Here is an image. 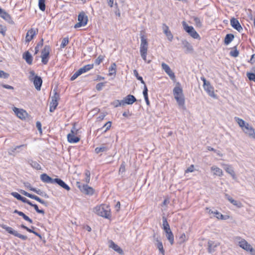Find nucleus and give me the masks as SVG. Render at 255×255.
I'll list each match as a JSON object with an SVG mask.
<instances>
[{"label": "nucleus", "mask_w": 255, "mask_h": 255, "mask_svg": "<svg viewBox=\"0 0 255 255\" xmlns=\"http://www.w3.org/2000/svg\"><path fill=\"white\" fill-rule=\"evenodd\" d=\"M14 114L20 119L22 120L28 121L31 117L28 114V113H14Z\"/></svg>", "instance_id": "nucleus-25"}, {"label": "nucleus", "mask_w": 255, "mask_h": 255, "mask_svg": "<svg viewBox=\"0 0 255 255\" xmlns=\"http://www.w3.org/2000/svg\"><path fill=\"white\" fill-rule=\"evenodd\" d=\"M211 170L214 171V174L219 176L223 175V171L221 169L217 166H212Z\"/></svg>", "instance_id": "nucleus-37"}, {"label": "nucleus", "mask_w": 255, "mask_h": 255, "mask_svg": "<svg viewBox=\"0 0 255 255\" xmlns=\"http://www.w3.org/2000/svg\"><path fill=\"white\" fill-rule=\"evenodd\" d=\"M164 33L167 36L168 40L171 41L173 39V36L172 34L171 33V31L170 30H169L168 31H165V32Z\"/></svg>", "instance_id": "nucleus-55"}, {"label": "nucleus", "mask_w": 255, "mask_h": 255, "mask_svg": "<svg viewBox=\"0 0 255 255\" xmlns=\"http://www.w3.org/2000/svg\"><path fill=\"white\" fill-rule=\"evenodd\" d=\"M94 65L93 64H88L84 67L80 68L78 71H77L71 77V81H74L75 80L78 76L81 75L82 74L85 73L90 70L93 68Z\"/></svg>", "instance_id": "nucleus-8"}, {"label": "nucleus", "mask_w": 255, "mask_h": 255, "mask_svg": "<svg viewBox=\"0 0 255 255\" xmlns=\"http://www.w3.org/2000/svg\"><path fill=\"white\" fill-rule=\"evenodd\" d=\"M76 125H77L76 123H73L72 128L70 131V133H69V134H75V135L78 134V133L79 132V128H76Z\"/></svg>", "instance_id": "nucleus-43"}, {"label": "nucleus", "mask_w": 255, "mask_h": 255, "mask_svg": "<svg viewBox=\"0 0 255 255\" xmlns=\"http://www.w3.org/2000/svg\"><path fill=\"white\" fill-rule=\"evenodd\" d=\"M116 68H117V65L115 63H113L111 64V65L109 69V75L110 76L113 75L114 74H116Z\"/></svg>", "instance_id": "nucleus-39"}, {"label": "nucleus", "mask_w": 255, "mask_h": 255, "mask_svg": "<svg viewBox=\"0 0 255 255\" xmlns=\"http://www.w3.org/2000/svg\"><path fill=\"white\" fill-rule=\"evenodd\" d=\"M43 39L42 38L41 40L37 44V45L35 47V54L38 53L39 51V47H41L43 46Z\"/></svg>", "instance_id": "nucleus-47"}, {"label": "nucleus", "mask_w": 255, "mask_h": 255, "mask_svg": "<svg viewBox=\"0 0 255 255\" xmlns=\"http://www.w3.org/2000/svg\"><path fill=\"white\" fill-rule=\"evenodd\" d=\"M161 67L163 70L166 73V74L169 76L170 79L172 80L175 79V76L174 73L172 71L169 66L165 63L161 64Z\"/></svg>", "instance_id": "nucleus-14"}, {"label": "nucleus", "mask_w": 255, "mask_h": 255, "mask_svg": "<svg viewBox=\"0 0 255 255\" xmlns=\"http://www.w3.org/2000/svg\"><path fill=\"white\" fill-rule=\"evenodd\" d=\"M220 245L218 242H215L212 241H209L208 242V251L210 253L215 251L216 248Z\"/></svg>", "instance_id": "nucleus-17"}, {"label": "nucleus", "mask_w": 255, "mask_h": 255, "mask_svg": "<svg viewBox=\"0 0 255 255\" xmlns=\"http://www.w3.org/2000/svg\"><path fill=\"white\" fill-rule=\"evenodd\" d=\"M37 29H34L33 28H31L28 30L26 35L25 41L28 43L37 34Z\"/></svg>", "instance_id": "nucleus-15"}, {"label": "nucleus", "mask_w": 255, "mask_h": 255, "mask_svg": "<svg viewBox=\"0 0 255 255\" xmlns=\"http://www.w3.org/2000/svg\"><path fill=\"white\" fill-rule=\"evenodd\" d=\"M231 26L239 32H241L243 30V28L240 24L239 20L234 17L231 18L230 20Z\"/></svg>", "instance_id": "nucleus-16"}, {"label": "nucleus", "mask_w": 255, "mask_h": 255, "mask_svg": "<svg viewBox=\"0 0 255 255\" xmlns=\"http://www.w3.org/2000/svg\"><path fill=\"white\" fill-rule=\"evenodd\" d=\"M225 170L228 173H229V174H230L231 175V176L232 177V178L234 179H237V177H236L235 172L233 169V168L231 165H226V166L225 167Z\"/></svg>", "instance_id": "nucleus-29"}, {"label": "nucleus", "mask_w": 255, "mask_h": 255, "mask_svg": "<svg viewBox=\"0 0 255 255\" xmlns=\"http://www.w3.org/2000/svg\"><path fill=\"white\" fill-rule=\"evenodd\" d=\"M201 80L204 82L203 87L208 95L212 97H215L214 92V88L211 85L210 82L207 81L204 77H202Z\"/></svg>", "instance_id": "nucleus-9"}, {"label": "nucleus", "mask_w": 255, "mask_h": 255, "mask_svg": "<svg viewBox=\"0 0 255 255\" xmlns=\"http://www.w3.org/2000/svg\"><path fill=\"white\" fill-rule=\"evenodd\" d=\"M231 203L233 204L234 205L238 207H241L242 204L241 202H238L234 199L232 200Z\"/></svg>", "instance_id": "nucleus-61"}, {"label": "nucleus", "mask_w": 255, "mask_h": 255, "mask_svg": "<svg viewBox=\"0 0 255 255\" xmlns=\"http://www.w3.org/2000/svg\"><path fill=\"white\" fill-rule=\"evenodd\" d=\"M252 72H248L247 76L250 81L255 82V67L252 69Z\"/></svg>", "instance_id": "nucleus-36"}, {"label": "nucleus", "mask_w": 255, "mask_h": 255, "mask_svg": "<svg viewBox=\"0 0 255 255\" xmlns=\"http://www.w3.org/2000/svg\"><path fill=\"white\" fill-rule=\"evenodd\" d=\"M126 171V166H125V162L123 161L121 164L120 169H119V173H123L125 172Z\"/></svg>", "instance_id": "nucleus-57"}, {"label": "nucleus", "mask_w": 255, "mask_h": 255, "mask_svg": "<svg viewBox=\"0 0 255 255\" xmlns=\"http://www.w3.org/2000/svg\"><path fill=\"white\" fill-rule=\"evenodd\" d=\"M29 205L31 206V207H33L34 208V209L35 210V211H36L37 213H39V214H41L42 215H44L45 214L44 211L43 210H42V209H39L38 208V206L36 204H33V203H32L31 202L30 203Z\"/></svg>", "instance_id": "nucleus-44"}, {"label": "nucleus", "mask_w": 255, "mask_h": 255, "mask_svg": "<svg viewBox=\"0 0 255 255\" xmlns=\"http://www.w3.org/2000/svg\"><path fill=\"white\" fill-rule=\"evenodd\" d=\"M194 21L196 24V25L198 26L201 27L202 26V22L200 21V19L198 17H194Z\"/></svg>", "instance_id": "nucleus-58"}, {"label": "nucleus", "mask_w": 255, "mask_h": 255, "mask_svg": "<svg viewBox=\"0 0 255 255\" xmlns=\"http://www.w3.org/2000/svg\"><path fill=\"white\" fill-rule=\"evenodd\" d=\"M29 80L32 81L35 89L37 91H40L42 84V79L41 77L35 75L34 71H31L29 72Z\"/></svg>", "instance_id": "nucleus-3"}, {"label": "nucleus", "mask_w": 255, "mask_h": 255, "mask_svg": "<svg viewBox=\"0 0 255 255\" xmlns=\"http://www.w3.org/2000/svg\"><path fill=\"white\" fill-rule=\"evenodd\" d=\"M24 185L25 187H26L27 188L29 189L31 191H33V190L32 189H36V188H33L31 186V184L29 183V182H24Z\"/></svg>", "instance_id": "nucleus-64"}, {"label": "nucleus", "mask_w": 255, "mask_h": 255, "mask_svg": "<svg viewBox=\"0 0 255 255\" xmlns=\"http://www.w3.org/2000/svg\"><path fill=\"white\" fill-rule=\"evenodd\" d=\"M20 228L31 233H34V229H36L34 226H31V228H29L23 224L20 225Z\"/></svg>", "instance_id": "nucleus-45"}, {"label": "nucleus", "mask_w": 255, "mask_h": 255, "mask_svg": "<svg viewBox=\"0 0 255 255\" xmlns=\"http://www.w3.org/2000/svg\"><path fill=\"white\" fill-rule=\"evenodd\" d=\"M109 150V148L107 146H103L101 147H97L95 149V151L97 154L100 152H103L107 151Z\"/></svg>", "instance_id": "nucleus-40"}, {"label": "nucleus", "mask_w": 255, "mask_h": 255, "mask_svg": "<svg viewBox=\"0 0 255 255\" xmlns=\"http://www.w3.org/2000/svg\"><path fill=\"white\" fill-rule=\"evenodd\" d=\"M59 95L55 93L54 97H52V102L50 104V112L54 111L58 105L57 99Z\"/></svg>", "instance_id": "nucleus-18"}, {"label": "nucleus", "mask_w": 255, "mask_h": 255, "mask_svg": "<svg viewBox=\"0 0 255 255\" xmlns=\"http://www.w3.org/2000/svg\"><path fill=\"white\" fill-rule=\"evenodd\" d=\"M9 76V74L5 72L2 70H0V78L3 79H7Z\"/></svg>", "instance_id": "nucleus-51"}, {"label": "nucleus", "mask_w": 255, "mask_h": 255, "mask_svg": "<svg viewBox=\"0 0 255 255\" xmlns=\"http://www.w3.org/2000/svg\"><path fill=\"white\" fill-rule=\"evenodd\" d=\"M69 43L68 37H65L62 39L61 44L60 45L61 48H64Z\"/></svg>", "instance_id": "nucleus-49"}, {"label": "nucleus", "mask_w": 255, "mask_h": 255, "mask_svg": "<svg viewBox=\"0 0 255 255\" xmlns=\"http://www.w3.org/2000/svg\"><path fill=\"white\" fill-rule=\"evenodd\" d=\"M77 135L72 134H68L67 135V140L70 143H77L80 140V138L77 136Z\"/></svg>", "instance_id": "nucleus-26"}, {"label": "nucleus", "mask_w": 255, "mask_h": 255, "mask_svg": "<svg viewBox=\"0 0 255 255\" xmlns=\"http://www.w3.org/2000/svg\"><path fill=\"white\" fill-rule=\"evenodd\" d=\"M11 195L18 200H20V199L21 197V196L19 194H18V193H17L16 192H11Z\"/></svg>", "instance_id": "nucleus-62"}, {"label": "nucleus", "mask_w": 255, "mask_h": 255, "mask_svg": "<svg viewBox=\"0 0 255 255\" xmlns=\"http://www.w3.org/2000/svg\"><path fill=\"white\" fill-rule=\"evenodd\" d=\"M40 179L44 183L54 184V179L51 178L46 173L40 175Z\"/></svg>", "instance_id": "nucleus-21"}, {"label": "nucleus", "mask_w": 255, "mask_h": 255, "mask_svg": "<svg viewBox=\"0 0 255 255\" xmlns=\"http://www.w3.org/2000/svg\"><path fill=\"white\" fill-rule=\"evenodd\" d=\"M206 210L208 211L209 214H213L214 216L216 217L218 219H225L224 216L221 213L219 212L217 210L213 211L209 208H206Z\"/></svg>", "instance_id": "nucleus-24"}, {"label": "nucleus", "mask_w": 255, "mask_h": 255, "mask_svg": "<svg viewBox=\"0 0 255 255\" xmlns=\"http://www.w3.org/2000/svg\"><path fill=\"white\" fill-rule=\"evenodd\" d=\"M25 221L28 222L29 223H33V221L28 217L27 215H26L24 213L23 214V216H21Z\"/></svg>", "instance_id": "nucleus-63"}, {"label": "nucleus", "mask_w": 255, "mask_h": 255, "mask_svg": "<svg viewBox=\"0 0 255 255\" xmlns=\"http://www.w3.org/2000/svg\"><path fill=\"white\" fill-rule=\"evenodd\" d=\"M50 47L49 45H45L41 51V61L43 64H46L48 63Z\"/></svg>", "instance_id": "nucleus-10"}, {"label": "nucleus", "mask_w": 255, "mask_h": 255, "mask_svg": "<svg viewBox=\"0 0 255 255\" xmlns=\"http://www.w3.org/2000/svg\"><path fill=\"white\" fill-rule=\"evenodd\" d=\"M109 243L110 248L113 249L115 251L117 252L120 255H123L124 254L123 250L117 244H116L112 240H110L109 241Z\"/></svg>", "instance_id": "nucleus-22"}, {"label": "nucleus", "mask_w": 255, "mask_h": 255, "mask_svg": "<svg viewBox=\"0 0 255 255\" xmlns=\"http://www.w3.org/2000/svg\"><path fill=\"white\" fill-rule=\"evenodd\" d=\"M234 35L233 34H227L224 39V43L226 45L230 44L234 39Z\"/></svg>", "instance_id": "nucleus-34"}, {"label": "nucleus", "mask_w": 255, "mask_h": 255, "mask_svg": "<svg viewBox=\"0 0 255 255\" xmlns=\"http://www.w3.org/2000/svg\"><path fill=\"white\" fill-rule=\"evenodd\" d=\"M104 56L102 55H99L98 57L95 60V64L96 65H99L104 60Z\"/></svg>", "instance_id": "nucleus-54"}, {"label": "nucleus", "mask_w": 255, "mask_h": 255, "mask_svg": "<svg viewBox=\"0 0 255 255\" xmlns=\"http://www.w3.org/2000/svg\"><path fill=\"white\" fill-rule=\"evenodd\" d=\"M144 85V88L143 91V95L144 96V98L147 97H148V89L147 88V86H146L145 83L143 84Z\"/></svg>", "instance_id": "nucleus-60"}, {"label": "nucleus", "mask_w": 255, "mask_h": 255, "mask_svg": "<svg viewBox=\"0 0 255 255\" xmlns=\"http://www.w3.org/2000/svg\"><path fill=\"white\" fill-rule=\"evenodd\" d=\"M6 28L5 26L0 24V33L4 36L5 35Z\"/></svg>", "instance_id": "nucleus-59"}, {"label": "nucleus", "mask_w": 255, "mask_h": 255, "mask_svg": "<svg viewBox=\"0 0 255 255\" xmlns=\"http://www.w3.org/2000/svg\"><path fill=\"white\" fill-rule=\"evenodd\" d=\"M54 183L58 184L61 187L67 191H69L70 190V187L64 181L60 178H54Z\"/></svg>", "instance_id": "nucleus-20"}, {"label": "nucleus", "mask_w": 255, "mask_h": 255, "mask_svg": "<svg viewBox=\"0 0 255 255\" xmlns=\"http://www.w3.org/2000/svg\"><path fill=\"white\" fill-rule=\"evenodd\" d=\"M45 0H38V6L39 9L42 11H44L45 9Z\"/></svg>", "instance_id": "nucleus-46"}, {"label": "nucleus", "mask_w": 255, "mask_h": 255, "mask_svg": "<svg viewBox=\"0 0 255 255\" xmlns=\"http://www.w3.org/2000/svg\"><path fill=\"white\" fill-rule=\"evenodd\" d=\"M235 121L238 123L239 126L242 128V129L246 126L248 123H246L243 119L238 117L235 118Z\"/></svg>", "instance_id": "nucleus-38"}, {"label": "nucleus", "mask_w": 255, "mask_h": 255, "mask_svg": "<svg viewBox=\"0 0 255 255\" xmlns=\"http://www.w3.org/2000/svg\"><path fill=\"white\" fill-rule=\"evenodd\" d=\"M76 186L84 194L91 196L94 193L95 190L87 184H82L80 182L77 181L76 182Z\"/></svg>", "instance_id": "nucleus-4"}, {"label": "nucleus", "mask_w": 255, "mask_h": 255, "mask_svg": "<svg viewBox=\"0 0 255 255\" xmlns=\"http://www.w3.org/2000/svg\"><path fill=\"white\" fill-rule=\"evenodd\" d=\"M181 42L183 46V48L186 49L185 51L186 53H192L193 52L194 49L193 46L188 41L186 40H182Z\"/></svg>", "instance_id": "nucleus-19"}, {"label": "nucleus", "mask_w": 255, "mask_h": 255, "mask_svg": "<svg viewBox=\"0 0 255 255\" xmlns=\"http://www.w3.org/2000/svg\"><path fill=\"white\" fill-rule=\"evenodd\" d=\"M136 101L135 97L132 95H128L122 100H115L111 104L114 107L124 106L126 105H131Z\"/></svg>", "instance_id": "nucleus-1"}, {"label": "nucleus", "mask_w": 255, "mask_h": 255, "mask_svg": "<svg viewBox=\"0 0 255 255\" xmlns=\"http://www.w3.org/2000/svg\"><path fill=\"white\" fill-rule=\"evenodd\" d=\"M88 16L83 11L81 12L78 16V21H81L83 23L86 25L88 22Z\"/></svg>", "instance_id": "nucleus-28"}, {"label": "nucleus", "mask_w": 255, "mask_h": 255, "mask_svg": "<svg viewBox=\"0 0 255 255\" xmlns=\"http://www.w3.org/2000/svg\"><path fill=\"white\" fill-rule=\"evenodd\" d=\"M173 92L174 98L176 100L178 104L180 106L183 105L185 100L182 88L180 87L176 86L173 89Z\"/></svg>", "instance_id": "nucleus-5"}, {"label": "nucleus", "mask_w": 255, "mask_h": 255, "mask_svg": "<svg viewBox=\"0 0 255 255\" xmlns=\"http://www.w3.org/2000/svg\"><path fill=\"white\" fill-rule=\"evenodd\" d=\"M234 48L235 49L234 50H231L230 51V55L232 57H237L238 56L239 52V51L237 49L236 46H235Z\"/></svg>", "instance_id": "nucleus-48"}, {"label": "nucleus", "mask_w": 255, "mask_h": 255, "mask_svg": "<svg viewBox=\"0 0 255 255\" xmlns=\"http://www.w3.org/2000/svg\"><path fill=\"white\" fill-rule=\"evenodd\" d=\"M0 16L10 23H13L10 15L3 9L0 13Z\"/></svg>", "instance_id": "nucleus-27"}, {"label": "nucleus", "mask_w": 255, "mask_h": 255, "mask_svg": "<svg viewBox=\"0 0 255 255\" xmlns=\"http://www.w3.org/2000/svg\"><path fill=\"white\" fill-rule=\"evenodd\" d=\"M133 74H134V75L137 78V79L139 80L142 84H145V82L143 81L142 77L139 76L138 72H137V71L136 70H133Z\"/></svg>", "instance_id": "nucleus-50"}, {"label": "nucleus", "mask_w": 255, "mask_h": 255, "mask_svg": "<svg viewBox=\"0 0 255 255\" xmlns=\"http://www.w3.org/2000/svg\"><path fill=\"white\" fill-rule=\"evenodd\" d=\"M27 162L33 168H35L37 170L41 169V166L37 162H36L35 161H33L32 159H28L27 160Z\"/></svg>", "instance_id": "nucleus-32"}, {"label": "nucleus", "mask_w": 255, "mask_h": 255, "mask_svg": "<svg viewBox=\"0 0 255 255\" xmlns=\"http://www.w3.org/2000/svg\"><path fill=\"white\" fill-rule=\"evenodd\" d=\"M85 175L86 176L85 178L84 179V181L86 183V184H88L89 183L90 181V175L91 173L89 170H86L85 171Z\"/></svg>", "instance_id": "nucleus-41"}, {"label": "nucleus", "mask_w": 255, "mask_h": 255, "mask_svg": "<svg viewBox=\"0 0 255 255\" xmlns=\"http://www.w3.org/2000/svg\"><path fill=\"white\" fill-rule=\"evenodd\" d=\"M95 213L99 216L106 219H109L111 217L110 211L108 206L101 205L95 208Z\"/></svg>", "instance_id": "nucleus-2"}, {"label": "nucleus", "mask_w": 255, "mask_h": 255, "mask_svg": "<svg viewBox=\"0 0 255 255\" xmlns=\"http://www.w3.org/2000/svg\"><path fill=\"white\" fill-rule=\"evenodd\" d=\"M179 244H181L183 243H184L185 241L187 240V238L184 233H183L181 235V236L179 237Z\"/></svg>", "instance_id": "nucleus-56"}, {"label": "nucleus", "mask_w": 255, "mask_h": 255, "mask_svg": "<svg viewBox=\"0 0 255 255\" xmlns=\"http://www.w3.org/2000/svg\"><path fill=\"white\" fill-rule=\"evenodd\" d=\"M141 43L140 45V53L147 52L148 48V42L145 36L140 34Z\"/></svg>", "instance_id": "nucleus-12"}, {"label": "nucleus", "mask_w": 255, "mask_h": 255, "mask_svg": "<svg viewBox=\"0 0 255 255\" xmlns=\"http://www.w3.org/2000/svg\"><path fill=\"white\" fill-rule=\"evenodd\" d=\"M165 232L166 233V238L170 244L173 245L174 244V236L171 230H169V231H166Z\"/></svg>", "instance_id": "nucleus-31"}, {"label": "nucleus", "mask_w": 255, "mask_h": 255, "mask_svg": "<svg viewBox=\"0 0 255 255\" xmlns=\"http://www.w3.org/2000/svg\"><path fill=\"white\" fill-rule=\"evenodd\" d=\"M23 58L25 59L27 64H32L33 58L28 51L25 52L23 55Z\"/></svg>", "instance_id": "nucleus-30"}, {"label": "nucleus", "mask_w": 255, "mask_h": 255, "mask_svg": "<svg viewBox=\"0 0 255 255\" xmlns=\"http://www.w3.org/2000/svg\"><path fill=\"white\" fill-rule=\"evenodd\" d=\"M23 147H26V144H21L10 147L8 149V154L14 156L17 153L20 152V149Z\"/></svg>", "instance_id": "nucleus-13"}, {"label": "nucleus", "mask_w": 255, "mask_h": 255, "mask_svg": "<svg viewBox=\"0 0 255 255\" xmlns=\"http://www.w3.org/2000/svg\"><path fill=\"white\" fill-rule=\"evenodd\" d=\"M32 190H33V192H34L36 194H37L41 196H43L46 198H49V196L47 195V194L43 191H42L40 189H32Z\"/></svg>", "instance_id": "nucleus-42"}, {"label": "nucleus", "mask_w": 255, "mask_h": 255, "mask_svg": "<svg viewBox=\"0 0 255 255\" xmlns=\"http://www.w3.org/2000/svg\"><path fill=\"white\" fill-rule=\"evenodd\" d=\"M242 130L245 133L247 134L250 138L255 139V129L249 123L246 124V126Z\"/></svg>", "instance_id": "nucleus-11"}, {"label": "nucleus", "mask_w": 255, "mask_h": 255, "mask_svg": "<svg viewBox=\"0 0 255 255\" xmlns=\"http://www.w3.org/2000/svg\"><path fill=\"white\" fill-rule=\"evenodd\" d=\"M155 240L157 242V248L158 249L160 253H161L163 255H164L165 251L163 249L162 242L160 241H159L157 238L155 239Z\"/></svg>", "instance_id": "nucleus-35"}, {"label": "nucleus", "mask_w": 255, "mask_h": 255, "mask_svg": "<svg viewBox=\"0 0 255 255\" xmlns=\"http://www.w3.org/2000/svg\"><path fill=\"white\" fill-rule=\"evenodd\" d=\"M107 83V82H101L97 84L96 86V89L100 91H101L103 88L105 86V84Z\"/></svg>", "instance_id": "nucleus-52"}, {"label": "nucleus", "mask_w": 255, "mask_h": 255, "mask_svg": "<svg viewBox=\"0 0 255 255\" xmlns=\"http://www.w3.org/2000/svg\"><path fill=\"white\" fill-rule=\"evenodd\" d=\"M182 25L184 29L194 39H198L200 36L198 33L195 31L194 27L192 26H189L185 21L182 22Z\"/></svg>", "instance_id": "nucleus-7"}, {"label": "nucleus", "mask_w": 255, "mask_h": 255, "mask_svg": "<svg viewBox=\"0 0 255 255\" xmlns=\"http://www.w3.org/2000/svg\"><path fill=\"white\" fill-rule=\"evenodd\" d=\"M0 227L4 229L9 234L12 235L23 241H25L27 239V236L19 234L16 231L13 230L11 227H8L4 224L0 225Z\"/></svg>", "instance_id": "nucleus-6"}, {"label": "nucleus", "mask_w": 255, "mask_h": 255, "mask_svg": "<svg viewBox=\"0 0 255 255\" xmlns=\"http://www.w3.org/2000/svg\"><path fill=\"white\" fill-rule=\"evenodd\" d=\"M111 125L112 122L109 121L103 126V127L102 128V129L104 128H106V129L104 130V132H105L110 128L111 127Z\"/></svg>", "instance_id": "nucleus-53"}, {"label": "nucleus", "mask_w": 255, "mask_h": 255, "mask_svg": "<svg viewBox=\"0 0 255 255\" xmlns=\"http://www.w3.org/2000/svg\"><path fill=\"white\" fill-rule=\"evenodd\" d=\"M239 245L241 248L247 251L251 250V248L252 247L245 239H242V240L239 242Z\"/></svg>", "instance_id": "nucleus-23"}, {"label": "nucleus", "mask_w": 255, "mask_h": 255, "mask_svg": "<svg viewBox=\"0 0 255 255\" xmlns=\"http://www.w3.org/2000/svg\"><path fill=\"white\" fill-rule=\"evenodd\" d=\"M162 228L164 231L170 230V226L167 222V218L165 216L162 217Z\"/></svg>", "instance_id": "nucleus-33"}]
</instances>
